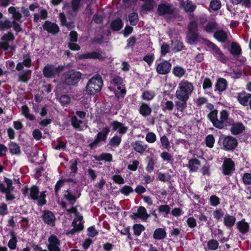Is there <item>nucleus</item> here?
Wrapping results in <instances>:
<instances>
[{
	"mask_svg": "<svg viewBox=\"0 0 251 251\" xmlns=\"http://www.w3.org/2000/svg\"><path fill=\"white\" fill-rule=\"evenodd\" d=\"M182 6L184 10L187 12H192L194 11L196 6L193 4L192 2L189 0H187L182 3Z\"/></svg>",
	"mask_w": 251,
	"mask_h": 251,
	"instance_id": "obj_39",
	"label": "nucleus"
},
{
	"mask_svg": "<svg viewBox=\"0 0 251 251\" xmlns=\"http://www.w3.org/2000/svg\"><path fill=\"white\" fill-rule=\"evenodd\" d=\"M237 143L236 138L231 136L226 137L223 141V145L227 150L234 149L237 146Z\"/></svg>",
	"mask_w": 251,
	"mask_h": 251,
	"instance_id": "obj_15",
	"label": "nucleus"
},
{
	"mask_svg": "<svg viewBox=\"0 0 251 251\" xmlns=\"http://www.w3.org/2000/svg\"><path fill=\"white\" fill-rule=\"evenodd\" d=\"M110 132L109 128L108 126H105L102 129V131L100 132H99L97 136L96 137L100 141H105L107 138V136L109 132Z\"/></svg>",
	"mask_w": 251,
	"mask_h": 251,
	"instance_id": "obj_36",
	"label": "nucleus"
},
{
	"mask_svg": "<svg viewBox=\"0 0 251 251\" xmlns=\"http://www.w3.org/2000/svg\"><path fill=\"white\" fill-rule=\"evenodd\" d=\"M80 58L81 59H88V58H92V59H102V57L101 54L98 52L94 51L92 52H89L85 54H82L80 56Z\"/></svg>",
	"mask_w": 251,
	"mask_h": 251,
	"instance_id": "obj_29",
	"label": "nucleus"
},
{
	"mask_svg": "<svg viewBox=\"0 0 251 251\" xmlns=\"http://www.w3.org/2000/svg\"><path fill=\"white\" fill-rule=\"evenodd\" d=\"M208 41L205 38L200 37L198 32H188L187 36V42L191 44H194L199 42L202 45L205 46V42L202 40Z\"/></svg>",
	"mask_w": 251,
	"mask_h": 251,
	"instance_id": "obj_10",
	"label": "nucleus"
},
{
	"mask_svg": "<svg viewBox=\"0 0 251 251\" xmlns=\"http://www.w3.org/2000/svg\"><path fill=\"white\" fill-rule=\"evenodd\" d=\"M4 182L6 185L3 183L0 184V190L2 192H11L13 191L14 187L12 186V180L5 178L4 179Z\"/></svg>",
	"mask_w": 251,
	"mask_h": 251,
	"instance_id": "obj_23",
	"label": "nucleus"
},
{
	"mask_svg": "<svg viewBox=\"0 0 251 251\" xmlns=\"http://www.w3.org/2000/svg\"><path fill=\"white\" fill-rule=\"evenodd\" d=\"M8 12L12 15L13 21L11 22L13 25L14 29L17 32L22 30L20 23L22 17L18 7L11 6L8 9Z\"/></svg>",
	"mask_w": 251,
	"mask_h": 251,
	"instance_id": "obj_6",
	"label": "nucleus"
},
{
	"mask_svg": "<svg viewBox=\"0 0 251 251\" xmlns=\"http://www.w3.org/2000/svg\"><path fill=\"white\" fill-rule=\"evenodd\" d=\"M171 67V63L167 61H163L157 65L156 71L159 74L166 75L170 72Z\"/></svg>",
	"mask_w": 251,
	"mask_h": 251,
	"instance_id": "obj_12",
	"label": "nucleus"
},
{
	"mask_svg": "<svg viewBox=\"0 0 251 251\" xmlns=\"http://www.w3.org/2000/svg\"><path fill=\"white\" fill-rule=\"evenodd\" d=\"M64 69L63 66H58L56 67L52 65H46L43 70L44 75L46 77L50 78L54 77L56 75L62 72Z\"/></svg>",
	"mask_w": 251,
	"mask_h": 251,
	"instance_id": "obj_8",
	"label": "nucleus"
},
{
	"mask_svg": "<svg viewBox=\"0 0 251 251\" xmlns=\"http://www.w3.org/2000/svg\"><path fill=\"white\" fill-rule=\"evenodd\" d=\"M156 136L155 133L152 132H149L146 135V141L149 143H153L156 140Z\"/></svg>",
	"mask_w": 251,
	"mask_h": 251,
	"instance_id": "obj_54",
	"label": "nucleus"
},
{
	"mask_svg": "<svg viewBox=\"0 0 251 251\" xmlns=\"http://www.w3.org/2000/svg\"><path fill=\"white\" fill-rule=\"evenodd\" d=\"M120 192L125 195H128L133 191V189L129 186L125 185L120 190Z\"/></svg>",
	"mask_w": 251,
	"mask_h": 251,
	"instance_id": "obj_61",
	"label": "nucleus"
},
{
	"mask_svg": "<svg viewBox=\"0 0 251 251\" xmlns=\"http://www.w3.org/2000/svg\"><path fill=\"white\" fill-rule=\"evenodd\" d=\"M81 74L75 70H71L64 73L61 78L63 83L73 85L77 83L81 78Z\"/></svg>",
	"mask_w": 251,
	"mask_h": 251,
	"instance_id": "obj_5",
	"label": "nucleus"
},
{
	"mask_svg": "<svg viewBox=\"0 0 251 251\" xmlns=\"http://www.w3.org/2000/svg\"><path fill=\"white\" fill-rule=\"evenodd\" d=\"M22 114L25 116V117L30 121H33L35 119V116L29 113V109L27 106H23L22 107Z\"/></svg>",
	"mask_w": 251,
	"mask_h": 251,
	"instance_id": "obj_45",
	"label": "nucleus"
},
{
	"mask_svg": "<svg viewBox=\"0 0 251 251\" xmlns=\"http://www.w3.org/2000/svg\"><path fill=\"white\" fill-rule=\"evenodd\" d=\"M187 101L178 100L175 101V104L178 111L182 112L187 106Z\"/></svg>",
	"mask_w": 251,
	"mask_h": 251,
	"instance_id": "obj_48",
	"label": "nucleus"
},
{
	"mask_svg": "<svg viewBox=\"0 0 251 251\" xmlns=\"http://www.w3.org/2000/svg\"><path fill=\"white\" fill-rule=\"evenodd\" d=\"M72 226L74 228L69 232V233L71 234H74L75 232L81 230L83 228V224L81 222L76 224V220H74Z\"/></svg>",
	"mask_w": 251,
	"mask_h": 251,
	"instance_id": "obj_43",
	"label": "nucleus"
},
{
	"mask_svg": "<svg viewBox=\"0 0 251 251\" xmlns=\"http://www.w3.org/2000/svg\"><path fill=\"white\" fill-rule=\"evenodd\" d=\"M160 142L162 147L167 150H169L171 146L168 138L166 136L164 135L160 137Z\"/></svg>",
	"mask_w": 251,
	"mask_h": 251,
	"instance_id": "obj_52",
	"label": "nucleus"
},
{
	"mask_svg": "<svg viewBox=\"0 0 251 251\" xmlns=\"http://www.w3.org/2000/svg\"><path fill=\"white\" fill-rule=\"evenodd\" d=\"M28 193L31 199L38 201V205L41 206L46 203V201L45 199L46 195L44 192H42L39 195V189L36 186H33L29 189H26L23 191V194L25 195Z\"/></svg>",
	"mask_w": 251,
	"mask_h": 251,
	"instance_id": "obj_4",
	"label": "nucleus"
},
{
	"mask_svg": "<svg viewBox=\"0 0 251 251\" xmlns=\"http://www.w3.org/2000/svg\"><path fill=\"white\" fill-rule=\"evenodd\" d=\"M134 150L138 153H143L147 148V145L141 141H136L133 143Z\"/></svg>",
	"mask_w": 251,
	"mask_h": 251,
	"instance_id": "obj_22",
	"label": "nucleus"
},
{
	"mask_svg": "<svg viewBox=\"0 0 251 251\" xmlns=\"http://www.w3.org/2000/svg\"><path fill=\"white\" fill-rule=\"evenodd\" d=\"M111 26L114 30H120L123 26L122 20L120 19H117L114 20L111 24Z\"/></svg>",
	"mask_w": 251,
	"mask_h": 251,
	"instance_id": "obj_47",
	"label": "nucleus"
},
{
	"mask_svg": "<svg viewBox=\"0 0 251 251\" xmlns=\"http://www.w3.org/2000/svg\"><path fill=\"white\" fill-rule=\"evenodd\" d=\"M149 215L147 212V210L144 207L140 206L136 213H134L131 217L133 219L139 218L142 220L146 221L149 218Z\"/></svg>",
	"mask_w": 251,
	"mask_h": 251,
	"instance_id": "obj_18",
	"label": "nucleus"
},
{
	"mask_svg": "<svg viewBox=\"0 0 251 251\" xmlns=\"http://www.w3.org/2000/svg\"><path fill=\"white\" fill-rule=\"evenodd\" d=\"M227 86V82L224 78H221L218 79L216 85L215 90L223 92L226 90Z\"/></svg>",
	"mask_w": 251,
	"mask_h": 251,
	"instance_id": "obj_34",
	"label": "nucleus"
},
{
	"mask_svg": "<svg viewBox=\"0 0 251 251\" xmlns=\"http://www.w3.org/2000/svg\"><path fill=\"white\" fill-rule=\"evenodd\" d=\"M9 150L12 154L19 155L21 153L20 146L16 143L11 142L9 144Z\"/></svg>",
	"mask_w": 251,
	"mask_h": 251,
	"instance_id": "obj_41",
	"label": "nucleus"
},
{
	"mask_svg": "<svg viewBox=\"0 0 251 251\" xmlns=\"http://www.w3.org/2000/svg\"><path fill=\"white\" fill-rule=\"evenodd\" d=\"M139 112L142 116L146 117L150 115L151 109L148 104L142 103L139 107Z\"/></svg>",
	"mask_w": 251,
	"mask_h": 251,
	"instance_id": "obj_32",
	"label": "nucleus"
},
{
	"mask_svg": "<svg viewBox=\"0 0 251 251\" xmlns=\"http://www.w3.org/2000/svg\"><path fill=\"white\" fill-rule=\"evenodd\" d=\"M171 176L168 174H163L159 173L158 174V179L161 181H168L170 179Z\"/></svg>",
	"mask_w": 251,
	"mask_h": 251,
	"instance_id": "obj_64",
	"label": "nucleus"
},
{
	"mask_svg": "<svg viewBox=\"0 0 251 251\" xmlns=\"http://www.w3.org/2000/svg\"><path fill=\"white\" fill-rule=\"evenodd\" d=\"M214 37L219 42H224L227 38V35L226 32L223 30H219L216 31L214 34Z\"/></svg>",
	"mask_w": 251,
	"mask_h": 251,
	"instance_id": "obj_27",
	"label": "nucleus"
},
{
	"mask_svg": "<svg viewBox=\"0 0 251 251\" xmlns=\"http://www.w3.org/2000/svg\"><path fill=\"white\" fill-rule=\"evenodd\" d=\"M251 95L249 93H241L238 94L237 99L239 102L244 106L248 105L249 100L251 98Z\"/></svg>",
	"mask_w": 251,
	"mask_h": 251,
	"instance_id": "obj_25",
	"label": "nucleus"
},
{
	"mask_svg": "<svg viewBox=\"0 0 251 251\" xmlns=\"http://www.w3.org/2000/svg\"><path fill=\"white\" fill-rule=\"evenodd\" d=\"M71 124L75 128L82 129L81 125L82 124V122L78 120L76 116H74L72 118Z\"/></svg>",
	"mask_w": 251,
	"mask_h": 251,
	"instance_id": "obj_50",
	"label": "nucleus"
},
{
	"mask_svg": "<svg viewBox=\"0 0 251 251\" xmlns=\"http://www.w3.org/2000/svg\"><path fill=\"white\" fill-rule=\"evenodd\" d=\"M13 24L9 19L4 17L2 13L0 12V31H4L10 28Z\"/></svg>",
	"mask_w": 251,
	"mask_h": 251,
	"instance_id": "obj_20",
	"label": "nucleus"
},
{
	"mask_svg": "<svg viewBox=\"0 0 251 251\" xmlns=\"http://www.w3.org/2000/svg\"><path fill=\"white\" fill-rule=\"evenodd\" d=\"M209 201L210 204L213 206H217L220 204V199L215 195H212Z\"/></svg>",
	"mask_w": 251,
	"mask_h": 251,
	"instance_id": "obj_62",
	"label": "nucleus"
},
{
	"mask_svg": "<svg viewBox=\"0 0 251 251\" xmlns=\"http://www.w3.org/2000/svg\"><path fill=\"white\" fill-rule=\"evenodd\" d=\"M103 81L100 75H96L90 79L86 87L87 93L93 95L100 92L102 87Z\"/></svg>",
	"mask_w": 251,
	"mask_h": 251,
	"instance_id": "obj_3",
	"label": "nucleus"
},
{
	"mask_svg": "<svg viewBox=\"0 0 251 251\" xmlns=\"http://www.w3.org/2000/svg\"><path fill=\"white\" fill-rule=\"evenodd\" d=\"M244 129L245 127L242 123H235L231 125L230 131L232 134L237 135L242 132Z\"/></svg>",
	"mask_w": 251,
	"mask_h": 251,
	"instance_id": "obj_24",
	"label": "nucleus"
},
{
	"mask_svg": "<svg viewBox=\"0 0 251 251\" xmlns=\"http://www.w3.org/2000/svg\"><path fill=\"white\" fill-rule=\"evenodd\" d=\"M123 84H124V81L123 78L119 76H116L112 79L109 88L118 86Z\"/></svg>",
	"mask_w": 251,
	"mask_h": 251,
	"instance_id": "obj_44",
	"label": "nucleus"
},
{
	"mask_svg": "<svg viewBox=\"0 0 251 251\" xmlns=\"http://www.w3.org/2000/svg\"><path fill=\"white\" fill-rule=\"evenodd\" d=\"M173 73L176 76L181 77L186 73V71L184 68L177 66L173 68Z\"/></svg>",
	"mask_w": 251,
	"mask_h": 251,
	"instance_id": "obj_37",
	"label": "nucleus"
},
{
	"mask_svg": "<svg viewBox=\"0 0 251 251\" xmlns=\"http://www.w3.org/2000/svg\"><path fill=\"white\" fill-rule=\"evenodd\" d=\"M157 12L159 15H171L174 13V9L169 4L162 3L158 5Z\"/></svg>",
	"mask_w": 251,
	"mask_h": 251,
	"instance_id": "obj_13",
	"label": "nucleus"
},
{
	"mask_svg": "<svg viewBox=\"0 0 251 251\" xmlns=\"http://www.w3.org/2000/svg\"><path fill=\"white\" fill-rule=\"evenodd\" d=\"M12 236L8 243V246L11 250H15L16 248L17 239L13 233L11 234Z\"/></svg>",
	"mask_w": 251,
	"mask_h": 251,
	"instance_id": "obj_49",
	"label": "nucleus"
},
{
	"mask_svg": "<svg viewBox=\"0 0 251 251\" xmlns=\"http://www.w3.org/2000/svg\"><path fill=\"white\" fill-rule=\"evenodd\" d=\"M110 125L112 126L113 131H117L121 134H126L128 129V126H125L123 124L117 121L111 122Z\"/></svg>",
	"mask_w": 251,
	"mask_h": 251,
	"instance_id": "obj_14",
	"label": "nucleus"
},
{
	"mask_svg": "<svg viewBox=\"0 0 251 251\" xmlns=\"http://www.w3.org/2000/svg\"><path fill=\"white\" fill-rule=\"evenodd\" d=\"M237 228L242 234L247 233L249 229V226L248 223L244 220L238 222L237 223Z\"/></svg>",
	"mask_w": 251,
	"mask_h": 251,
	"instance_id": "obj_30",
	"label": "nucleus"
},
{
	"mask_svg": "<svg viewBox=\"0 0 251 251\" xmlns=\"http://www.w3.org/2000/svg\"><path fill=\"white\" fill-rule=\"evenodd\" d=\"M223 173L225 175H230L235 170L234 162L230 158H226L222 165Z\"/></svg>",
	"mask_w": 251,
	"mask_h": 251,
	"instance_id": "obj_11",
	"label": "nucleus"
},
{
	"mask_svg": "<svg viewBox=\"0 0 251 251\" xmlns=\"http://www.w3.org/2000/svg\"><path fill=\"white\" fill-rule=\"evenodd\" d=\"M230 52L233 55L238 56L242 53V50L240 45L236 42H232L231 44Z\"/></svg>",
	"mask_w": 251,
	"mask_h": 251,
	"instance_id": "obj_31",
	"label": "nucleus"
},
{
	"mask_svg": "<svg viewBox=\"0 0 251 251\" xmlns=\"http://www.w3.org/2000/svg\"><path fill=\"white\" fill-rule=\"evenodd\" d=\"M218 111L214 110L208 115V117L213 126L219 129H222L228 125V114L225 110L220 112V121H218Z\"/></svg>",
	"mask_w": 251,
	"mask_h": 251,
	"instance_id": "obj_2",
	"label": "nucleus"
},
{
	"mask_svg": "<svg viewBox=\"0 0 251 251\" xmlns=\"http://www.w3.org/2000/svg\"><path fill=\"white\" fill-rule=\"evenodd\" d=\"M109 89L114 92L118 99H123L126 94V91L124 84Z\"/></svg>",
	"mask_w": 251,
	"mask_h": 251,
	"instance_id": "obj_19",
	"label": "nucleus"
},
{
	"mask_svg": "<svg viewBox=\"0 0 251 251\" xmlns=\"http://www.w3.org/2000/svg\"><path fill=\"white\" fill-rule=\"evenodd\" d=\"M80 194H78V196L76 197L74 194L71 193L69 191H66L64 195V197L71 204L73 205L76 200V199L79 196Z\"/></svg>",
	"mask_w": 251,
	"mask_h": 251,
	"instance_id": "obj_42",
	"label": "nucleus"
},
{
	"mask_svg": "<svg viewBox=\"0 0 251 251\" xmlns=\"http://www.w3.org/2000/svg\"><path fill=\"white\" fill-rule=\"evenodd\" d=\"M166 235L167 233L164 228H158L154 230L153 237L156 240H162L166 238Z\"/></svg>",
	"mask_w": 251,
	"mask_h": 251,
	"instance_id": "obj_26",
	"label": "nucleus"
},
{
	"mask_svg": "<svg viewBox=\"0 0 251 251\" xmlns=\"http://www.w3.org/2000/svg\"><path fill=\"white\" fill-rule=\"evenodd\" d=\"M47 248L49 251H61L60 242L54 235H51L48 240Z\"/></svg>",
	"mask_w": 251,
	"mask_h": 251,
	"instance_id": "obj_9",
	"label": "nucleus"
},
{
	"mask_svg": "<svg viewBox=\"0 0 251 251\" xmlns=\"http://www.w3.org/2000/svg\"><path fill=\"white\" fill-rule=\"evenodd\" d=\"M142 96L144 100H151L154 97V93L152 91H145Z\"/></svg>",
	"mask_w": 251,
	"mask_h": 251,
	"instance_id": "obj_60",
	"label": "nucleus"
},
{
	"mask_svg": "<svg viewBox=\"0 0 251 251\" xmlns=\"http://www.w3.org/2000/svg\"><path fill=\"white\" fill-rule=\"evenodd\" d=\"M133 229L134 231V234L139 236L141 235L142 231H143L145 228V227L140 224H135L133 226Z\"/></svg>",
	"mask_w": 251,
	"mask_h": 251,
	"instance_id": "obj_51",
	"label": "nucleus"
},
{
	"mask_svg": "<svg viewBox=\"0 0 251 251\" xmlns=\"http://www.w3.org/2000/svg\"><path fill=\"white\" fill-rule=\"evenodd\" d=\"M172 48L174 52H176L181 51L183 48V44L182 42L179 40L172 41Z\"/></svg>",
	"mask_w": 251,
	"mask_h": 251,
	"instance_id": "obj_40",
	"label": "nucleus"
},
{
	"mask_svg": "<svg viewBox=\"0 0 251 251\" xmlns=\"http://www.w3.org/2000/svg\"><path fill=\"white\" fill-rule=\"evenodd\" d=\"M202 41L205 42V46L211 50L212 54L217 59L224 63L226 61V57L215 44L208 40L204 41L203 40Z\"/></svg>",
	"mask_w": 251,
	"mask_h": 251,
	"instance_id": "obj_7",
	"label": "nucleus"
},
{
	"mask_svg": "<svg viewBox=\"0 0 251 251\" xmlns=\"http://www.w3.org/2000/svg\"><path fill=\"white\" fill-rule=\"evenodd\" d=\"M31 73L30 70H26L23 72H21L18 75V80L19 81L23 83H27L29 80V78L27 75Z\"/></svg>",
	"mask_w": 251,
	"mask_h": 251,
	"instance_id": "obj_33",
	"label": "nucleus"
},
{
	"mask_svg": "<svg viewBox=\"0 0 251 251\" xmlns=\"http://www.w3.org/2000/svg\"><path fill=\"white\" fill-rule=\"evenodd\" d=\"M213 214L215 219L220 220L224 216V212L222 209H218L214 211Z\"/></svg>",
	"mask_w": 251,
	"mask_h": 251,
	"instance_id": "obj_63",
	"label": "nucleus"
},
{
	"mask_svg": "<svg viewBox=\"0 0 251 251\" xmlns=\"http://www.w3.org/2000/svg\"><path fill=\"white\" fill-rule=\"evenodd\" d=\"M48 17V12L45 10H41L39 13L35 14L34 15V21L37 22L39 19L45 20Z\"/></svg>",
	"mask_w": 251,
	"mask_h": 251,
	"instance_id": "obj_46",
	"label": "nucleus"
},
{
	"mask_svg": "<svg viewBox=\"0 0 251 251\" xmlns=\"http://www.w3.org/2000/svg\"><path fill=\"white\" fill-rule=\"evenodd\" d=\"M85 2L84 0H72L71 6L73 11L77 12L83 6Z\"/></svg>",
	"mask_w": 251,
	"mask_h": 251,
	"instance_id": "obj_35",
	"label": "nucleus"
},
{
	"mask_svg": "<svg viewBox=\"0 0 251 251\" xmlns=\"http://www.w3.org/2000/svg\"><path fill=\"white\" fill-rule=\"evenodd\" d=\"M200 165V161L196 159L190 160L188 164L190 170L192 172L196 171L198 169Z\"/></svg>",
	"mask_w": 251,
	"mask_h": 251,
	"instance_id": "obj_38",
	"label": "nucleus"
},
{
	"mask_svg": "<svg viewBox=\"0 0 251 251\" xmlns=\"http://www.w3.org/2000/svg\"><path fill=\"white\" fill-rule=\"evenodd\" d=\"M194 89L193 84L187 80H181L178 85L175 96L178 100L187 101Z\"/></svg>",
	"mask_w": 251,
	"mask_h": 251,
	"instance_id": "obj_1",
	"label": "nucleus"
},
{
	"mask_svg": "<svg viewBox=\"0 0 251 251\" xmlns=\"http://www.w3.org/2000/svg\"><path fill=\"white\" fill-rule=\"evenodd\" d=\"M43 27L44 30L53 34L57 33L59 30V27L56 24L48 21L45 22Z\"/></svg>",
	"mask_w": 251,
	"mask_h": 251,
	"instance_id": "obj_21",
	"label": "nucleus"
},
{
	"mask_svg": "<svg viewBox=\"0 0 251 251\" xmlns=\"http://www.w3.org/2000/svg\"><path fill=\"white\" fill-rule=\"evenodd\" d=\"M122 139L120 137L115 136L112 138L109 142V144L113 147H118L121 142Z\"/></svg>",
	"mask_w": 251,
	"mask_h": 251,
	"instance_id": "obj_55",
	"label": "nucleus"
},
{
	"mask_svg": "<svg viewBox=\"0 0 251 251\" xmlns=\"http://www.w3.org/2000/svg\"><path fill=\"white\" fill-rule=\"evenodd\" d=\"M219 243L215 240H210L207 243L208 248L210 250H215L218 247Z\"/></svg>",
	"mask_w": 251,
	"mask_h": 251,
	"instance_id": "obj_58",
	"label": "nucleus"
},
{
	"mask_svg": "<svg viewBox=\"0 0 251 251\" xmlns=\"http://www.w3.org/2000/svg\"><path fill=\"white\" fill-rule=\"evenodd\" d=\"M128 19L130 23L132 25H135L138 22V14L136 13H133L129 15Z\"/></svg>",
	"mask_w": 251,
	"mask_h": 251,
	"instance_id": "obj_57",
	"label": "nucleus"
},
{
	"mask_svg": "<svg viewBox=\"0 0 251 251\" xmlns=\"http://www.w3.org/2000/svg\"><path fill=\"white\" fill-rule=\"evenodd\" d=\"M210 7L213 10H218L221 7V2L220 0H211Z\"/></svg>",
	"mask_w": 251,
	"mask_h": 251,
	"instance_id": "obj_53",
	"label": "nucleus"
},
{
	"mask_svg": "<svg viewBox=\"0 0 251 251\" xmlns=\"http://www.w3.org/2000/svg\"><path fill=\"white\" fill-rule=\"evenodd\" d=\"M42 219L46 224L51 226H54L56 218L54 214L51 211L49 210L44 211Z\"/></svg>",
	"mask_w": 251,
	"mask_h": 251,
	"instance_id": "obj_16",
	"label": "nucleus"
},
{
	"mask_svg": "<svg viewBox=\"0 0 251 251\" xmlns=\"http://www.w3.org/2000/svg\"><path fill=\"white\" fill-rule=\"evenodd\" d=\"M205 141L207 147L211 148L213 147L215 139L213 136L210 134L206 137Z\"/></svg>",
	"mask_w": 251,
	"mask_h": 251,
	"instance_id": "obj_56",
	"label": "nucleus"
},
{
	"mask_svg": "<svg viewBox=\"0 0 251 251\" xmlns=\"http://www.w3.org/2000/svg\"><path fill=\"white\" fill-rule=\"evenodd\" d=\"M242 180L245 185L251 184V173H245L242 176Z\"/></svg>",
	"mask_w": 251,
	"mask_h": 251,
	"instance_id": "obj_59",
	"label": "nucleus"
},
{
	"mask_svg": "<svg viewBox=\"0 0 251 251\" xmlns=\"http://www.w3.org/2000/svg\"><path fill=\"white\" fill-rule=\"evenodd\" d=\"M206 19L205 17H202L201 19V24L202 25V26L203 27L204 30L208 33H211L214 32V31L217 28L218 25L214 21L209 22L208 23L204 24L203 23V21H205Z\"/></svg>",
	"mask_w": 251,
	"mask_h": 251,
	"instance_id": "obj_17",
	"label": "nucleus"
},
{
	"mask_svg": "<svg viewBox=\"0 0 251 251\" xmlns=\"http://www.w3.org/2000/svg\"><path fill=\"white\" fill-rule=\"evenodd\" d=\"M236 222V218L233 216L226 214L224 218V224L227 227H230L234 226Z\"/></svg>",
	"mask_w": 251,
	"mask_h": 251,
	"instance_id": "obj_28",
	"label": "nucleus"
}]
</instances>
